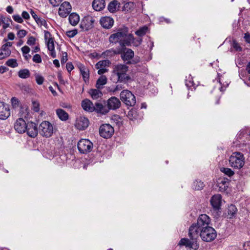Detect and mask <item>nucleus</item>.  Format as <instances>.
<instances>
[{"label": "nucleus", "instance_id": "20e7f679", "mask_svg": "<svg viewBox=\"0 0 250 250\" xmlns=\"http://www.w3.org/2000/svg\"><path fill=\"white\" fill-rule=\"evenodd\" d=\"M199 235L204 241L210 242L216 237L217 234L216 230L212 227H209L201 229Z\"/></svg>", "mask_w": 250, "mask_h": 250}, {"label": "nucleus", "instance_id": "79ce46f5", "mask_svg": "<svg viewBox=\"0 0 250 250\" xmlns=\"http://www.w3.org/2000/svg\"><path fill=\"white\" fill-rule=\"evenodd\" d=\"M78 33L77 29H74L67 31L66 33V35L69 38H73Z\"/></svg>", "mask_w": 250, "mask_h": 250}, {"label": "nucleus", "instance_id": "c03bdc74", "mask_svg": "<svg viewBox=\"0 0 250 250\" xmlns=\"http://www.w3.org/2000/svg\"><path fill=\"white\" fill-rule=\"evenodd\" d=\"M142 42V39L141 38H139L138 39H135L133 37V40L132 41L131 43L133 44V45L135 46H139Z\"/></svg>", "mask_w": 250, "mask_h": 250}, {"label": "nucleus", "instance_id": "774afa93", "mask_svg": "<svg viewBox=\"0 0 250 250\" xmlns=\"http://www.w3.org/2000/svg\"><path fill=\"white\" fill-rule=\"evenodd\" d=\"M6 11L9 13L12 14L13 12V8L12 6H8L6 8Z\"/></svg>", "mask_w": 250, "mask_h": 250}, {"label": "nucleus", "instance_id": "3c124183", "mask_svg": "<svg viewBox=\"0 0 250 250\" xmlns=\"http://www.w3.org/2000/svg\"><path fill=\"white\" fill-rule=\"evenodd\" d=\"M12 17L14 20L17 22L21 23L23 21L22 18L19 15H14Z\"/></svg>", "mask_w": 250, "mask_h": 250}, {"label": "nucleus", "instance_id": "69168bd1", "mask_svg": "<svg viewBox=\"0 0 250 250\" xmlns=\"http://www.w3.org/2000/svg\"><path fill=\"white\" fill-rule=\"evenodd\" d=\"M244 38L245 39V41L248 43H250V34L249 33H246L245 34Z\"/></svg>", "mask_w": 250, "mask_h": 250}, {"label": "nucleus", "instance_id": "a19ab883", "mask_svg": "<svg viewBox=\"0 0 250 250\" xmlns=\"http://www.w3.org/2000/svg\"><path fill=\"white\" fill-rule=\"evenodd\" d=\"M125 87L124 86V85L123 84H117L115 87L112 88L109 90V91L112 92L113 93H114L117 91L121 90L123 89H124Z\"/></svg>", "mask_w": 250, "mask_h": 250}, {"label": "nucleus", "instance_id": "a18cd8bd", "mask_svg": "<svg viewBox=\"0 0 250 250\" xmlns=\"http://www.w3.org/2000/svg\"><path fill=\"white\" fill-rule=\"evenodd\" d=\"M10 22H12V21L11 20V19L9 18H6V20L3 21V22L2 23L3 24L2 26L3 28L4 29H5L8 27H9Z\"/></svg>", "mask_w": 250, "mask_h": 250}, {"label": "nucleus", "instance_id": "e2e57ef3", "mask_svg": "<svg viewBox=\"0 0 250 250\" xmlns=\"http://www.w3.org/2000/svg\"><path fill=\"white\" fill-rule=\"evenodd\" d=\"M22 17L25 20H28L30 19V16L28 13L26 11H23L21 14Z\"/></svg>", "mask_w": 250, "mask_h": 250}, {"label": "nucleus", "instance_id": "aec40b11", "mask_svg": "<svg viewBox=\"0 0 250 250\" xmlns=\"http://www.w3.org/2000/svg\"><path fill=\"white\" fill-rule=\"evenodd\" d=\"M82 106L85 111L89 112L94 111V106L93 103L88 99H85L82 101Z\"/></svg>", "mask_w": 250, "mask_h": 250}, {"label": "nucleus", "instance_id": "c9c22d12", "mask_svg": "<svg viewBox=\"0 0 250 250\" xmlns=\"http://www.w3.org/2000/svg\"><path fill=\"white\" fill-rule=\"evenodd\" d=\"M220 170L222 172L229 177H231L234 174V172L229 168L222 167L221 168Z\"/></svg>", "mask_w": 250, "mask_h": 250}, {"label": "nucleus", "instance_id": "1a4fd4ad", "mask_svg": "<svg viewBox=\"0 0 250 250\" xmlns=\"http://www.w3.org/2000/svg\"><path fill=\"white\" fill-rule=\"evenodd\" d=\"M114 132V128L109 124L102 125L99 128V133L104 138L111 137Z\"/></svg>", "mask_w": 250, "mask_h": 250}, {"label": "nucleus", "instance_id": "0eeeda50", "mask_svg": "<svg viewBox=\"0 0 250 250\" xmlns=\"http://www.w3.org/2000/svg\"><path fill=\"white\" fill-rule=\"evenodd\" d=\"M78 148L79 152L83 154H87L91 151L93 143L88 139H81L78 143Z\"/></svg>", "mask_w": 250, "mask_h": 250}, {"label": "nucleus", "instance_id": "5701e85b", "mask_svg": "<svg viewBox=\"0 0 250 250\" xmlns=\"http://www.w3.org/2000/svg\"><path fill=\"white\" fill-rule=\"evenodd\" d=\"M94 110L97 113H99L103 115H105L109 112L107 107L104 106L102 104L99 103H95Z\"/></svg>", "mask_w": 250, "mask_h": 250}, {"label": "nucleus", "instance_id": "bf43d9fd", "mask_svg": "<svg viewBox=\"0 0 250 250\" xmlns=\"http://www.w3.org/2000/svg\"><path fill=\"white\" fill-rule=\"evenodd\" d=\"M66 67L68 72H70L73 69L74 66L71 62H67L66 64Z\"/></svg>", "mask_w": 250, "mask_h": 250}, {"label": "nucleus", "instance_id": "72a5a7b5", "mask_svg": "<svg viewBox=\"0 0 250 250\" xmlns=\"http://www.w3.org/2000/svg\"><path fill=\"white\" fill-rule=\"evenodd\" d=\"M18 76L21 78L26 79L30 77V73L27 69H21L18 72Z\"/></svg>", "mask_w": 250, "mask_h": 250}, {"label": "nucleus", "instance_id": "49530a36", "mask_svg": "<svg viewBox=\"0 0 250 250\" xmlns=\"http://www.w3.org/2000/svg\"><path fill=\"white\" fill-rule=\"evenodd\" d=\"M11 102L12 106H13L14 108H16L19 106L20 102L17 98H16L15 97L12 98L11 100Z\"/></svg>", "mask_w": 250, "mask_h": 250}, {"label": "nucleus", "instance_id": "412c9836", "mask_svg": "<svg viewBox=\"0 0 250 250\" xmlns=\"http://www.w3.org/2000/svg\"><path fill=\"white\" fill-rule=\"evenodd\" d=\"M105 5L104 0H94L92 2V7L93 9L97 11H100L103 9Z\"/></svg>", "mask_w": 250, "mask_h": 250}, {"label": "nucleus", "instance_id": "f8f14e48", "mask_svg": "<svg viewBox=\"0 0 250 250\" xmlns=\"http://www.w3.org/2000/svg\"><path fill=\"white\" fill-rule=\"evenodd\" d=\"M71 11V6L67 1L63 2L59 9V15L62 17H66Z\"/></svg>", "mask_w": 250, "mask_h": 250}, {"label": "nucleus", "instance_id": "58836bf2", "mask_svg": "<svg viewBox=\"0 0 250 250\" xmlns=\"http://www.w3.org/2000/svg\"><path fill=\"white\" fill-rule=\"evenodd\" d=\"M6 64L11 67H15L18 66V63L16 59H9L6 62Z\"/></svg>", "mask_w": 250, "mask_h": 250}, {"label": "nucleus", "instance_id": "f704fd0d", "mask_svg": "<svg viewBox=\"0 0 250 250\" xmlns=\"http://www.w3.org/2000/svg\"><path fill=\"white\" fill-rule=\"evenodd\" d=\"M12 45V42H7L1 46V49L3 52H5L6 56H10L11 51L8 47L11 46Z\"/></svg>", "mask_w": 250, "mask_h": 250}, {"label": "nucleus", "instance_id": "37998d69", "mask_svg": "<svg viewBox=\"0 0 250 250\" xmlns=\"http://www.w3.org/2000/svg\"><path fill=\"white\" fill-rule=\"evenodd\" d=\"M119 51H116L113 49H111L110 50H107L104 53L105 55H106V56H112V55L117 54H119Z\"/></svg>", "mask_w": 250, "mask_h": 250}, {"label": "nucleus", "instance_id": "338daca9", "mask_svg": "<svg viewBox=\"0 0 250 250\" xmlns=\"http://www.w3.org/2000/svg\"><path fill=\"white\" fill-rule=\"evenodd\" d=\"M9 56H6L5 52H3L2 49L0 50V60H2L5 58L8 57Z\"/></svg>", "mask_w": 250, "mask_h": 250}, {"label": "nucleus", "instance_id": "864d4df0", "mask_svg": "<svg viewBox=\"0 0 250 250\" xmlns=\"http://www.w3.org/2000/svg\"><path fill=\"white\" fill-rule=\"evenodd\" d=\"M232 46L233 47L238 51H242V47L240 46L239 44L236 41H233L232 43Z\"/></svg>", "mask_w": 250, "mask_h": 250}, {"label": "nucleus", "instance_id": "f257e3e1", "mask_svg": "<svg viewBox=\"0 0 250 250\" xmlns=\"http://www.w3.org/2000/svg\"><path fill=\"white\" fill-rule=\"evenodd\" d=\"M210 221V218L207 214H201L197 219V223L192 224L188 229V235L189 239H181L179 245L185 246L193 250L198 249L199 245L197 243V240L199 236L200 230L204 229V228L209 227Z\"/></svg>", "mask_w": 250, "mask_h": 250}, {"label": "nucleus", "instance_id": "4be33fe9", "mask_svg": "<svg viewBox=\"0 0 250 250\" xmlns=\"http://www.w3.org/2000/svg\"><path fill=\"white\" fill-rule=\"evenodd\" d=\"M134 52L130 49H127L125 52L121 55L122 59L125 61H127V63H130V60L134 57Z\"/></svg>", "mask_w": 250, "mask_h": 250}, {"label": "nucleus", "instance_id": "5fc2aeb1", "mask_svg": "<svg viewBox=\"0 0 250 250\" xmlns=\"http://www.w3.org/2000/svg\"><path fill=\"white\" fill-rule=\"evenodd\" d=\"M36 38L33 36L30 37L27 41V43L29 45H33L35 44Z\"/></svg>", "mask_w": 250, "mask_h": 250}, {"label": "nucleus", "instance_id": "9b49d317", "mask_svg": "<svg viewBox=\"0 0 250 250\" xmlns=\"http://www.w3.org/2000/svg\"><path fill=\"white\" fill-rule=\"evenodd\" d=\"M38 131L39 128H38L37 125L35 123L32 122L27 123L25 131L29 137H36L38 135Z\"/></svg>", "mask_w": 250, "mask_h": 250}, {"label": "nucleus", "instance_id": "c85d7f7f", "mask_svg": "<svg viewBox=\"0 0 250 250\" xmlns=\"http://www.w3.org/2000/svg\"><path fill=\"white\" fill-rule=\"evenodd\" d=\"M205 187V184L203 182L200 180H195L192 184V188L194 190H201Z\"/></svg>", "mask_w": 250, "mask_h": 250}, {"label": "nucleus", "instance_id": "6e6552de", "mask_svg": "<svg viewBox=\"0 0 250 250\" xmlns=\"http://www.w3.org/2000/svg\"><path fill=\"white\" fill-rule=\"evenodd\" d=\"M222 197L220 194L213 195L210 199V204L213 208V211L215 212V216H218L221 213V205Z\"/></svg>", "mask_w": 250, "mask_h": 250}, {"label": "nucleus", "instance_id": "423d86ee", "mask_svg": "<svg viewBox=\"0 0 250 250\" xmlns=\"http://www.w3.org/2000/svg\"><path fill=\"white\" fill-rule=\"evenodd\" d=\"M40 134L46 138L50 137L53 133V127L51 123L48 121H43L39 127Z\"/></svg>", "mask_w": 250, "mask_h": 250}, {"label": "nucleus", "instance_id": "4d7b16f0", "mask_svg": "<svg viewBox=\"0 0 250 250\" xmlns=\"http://www.w3.org/2000/svg\"><path fill=\"white\" fill-rule=\"evenodd\" d=\"M50 4L53 6H57L62 2V0H49Z\"/></svg>", "mask_w": 250, "mask_h": 250}, {"label": "nucleus", "instance_id": "6ab92c4d", "mask_svg": "<svg viewBox=\"0 0 250 250\" xmlns=\"http://www.w3.org/2000/svg\"><path fill=\"white\" fill-rule=\"evenodd\" d=\"M128 70V66L125 64H118L114 66L113 70V73L118 76L121 74L126 73Z\"/></svg>", "mask_w": 250, "mask_h": 250}, {"label": "nucleus", "instance_id": "7ed1b4c3", "mask_svg": "<svg viewBox=\"0 0 250 250\" xmlns=\"http://www.w3.org/2000/svg\"><path fill=\"white\" fill-rule=\"evenodd\" d=\"M229 163L231 167L236 169H240L245 163L244 155L239 152H234L229 158Z\"/></svg>", "mask_w": 250, "mask_h": 250}, {"label": "nucleus", "instance_id": "ea45409f", "mask_svg": "<svg viewBox=\"0 0 250 250\" xmlns=\"http://www.w3.org/2000/svg\"><path fill=\"white\" fill-rule=\"evenodd\" d=\"M36 22L38 24V25H39V26L43 25V26H44V27L45 28H46V29L48 28L47 22L44 19L40 18L39 19V20L36 21Z\"/></svg>", "mask_w": 250, "mask_h": 250}, {"label": "nucleus", "instance_id": "13d9d810", "mask_svg": "<svg viewBox=\"0 0 250 250\" xmlns=\"http://www.w3.org/2000/svg\"><path fill=\"white\" fill-rule=\"evenodd\" d=\"M67 61V53L66 52L62 53V57L61 60V63H64Z\"/></svg>", "mask_w": 250, "mask_h": 250}, {"label": "nucleus", "instance_id": "a878e982", "mask_svg": "<svg viewBox=\"0 0 250 250\" xmlns=\"http://www.w3.org/2000/svg\"><path fill=\"white\" fill-rule=\"evenodd\" d=\"M80 21L79 16L75 13H71L69 16V21L70 23L73 25H76Z\"/></svg>", "mask_w": 250, "mask_h": 250}, {"label": "nucleus", "instance_id": "4468645a", "mask_svg": "<svg viewBox=\"0 0 250 250\" xmlns=\"http://www.w3.org/2000/svg\"><path fill=\"white\" fill-rule=\"evenodd\" d=\"M27 123L22 118H19L16 120L14 128L19 133H23L25 132Z\"/></svg>", "mask_w": 250, "mask_h": 250}, {"label": "nucleus", "instance_id": "8fccbe9b", "mask_svg": "<svg viewBox=\"0 0 250 250\" xmlns=\"http://www.w3.org/2000/svg\"><path fill=\"white\" fill-rule=\"evenodd\" d=\"M33 61L36 63H41L42 62V59L39 54H36L33 57Z\"/></svg>", "mask_w": 250, "mask_h": 250}, {"label": "nucleus", "instance_id": "393cba45", "mask_svg": "<svg viewBox=\"0 0 250 250\" xmlns=\"http://www.w3.org/2000/svg\"><path fill=\"white\" fill-rule=\"evenodd\" d=\"M107 79L105 76L102 75L97 80L96 87L97 89H102L103 86L107 83Z\"/></svg>", "mask_w": 250, "mask_h": 250}, {"label": "nucleus", "instance_id": "2f4dec72", "mask_svg": "<svg viewBox=\"0 0 250 250\" xmlns=\"http://www.w3.org/2000/svg\"><path fill=\"white\" fill-rule=\"evenodd\" d=\"M117 77L118 82L120 83H123L124 84L126 83L129 80H131L130 77L127 75L126 73H124V74L118 75Z\"/></svg>", "mask_w": 250, "mask_h": 250}, {"label": "nucleus", "instance_id": "0e129e2a", "mask_svg": "<svg viewBox=\"0 0 250 250\" xmlns=\"http://www.w3.org/2000/svg\"><path fill=\"white\" fill-rule=\"evenodd\" d=\"M44 39L46 41H47V40H48L49 39V38H51V34L49 31L44 30Z\"/></svg>", "mask_w": 250, "mask_h": 250}, {"label": "nucleus", "instance_id": "b1692460", "mask_svg": "<svg viewBox=\"0 0 250 250\" xmlns=\"http://www.w3.org/2000/svg\"><path fill=\"white\" fill-rule=\"evenodd\" d=\"M120 3L117 0L111 1L107 6V9L111 13H115L119 7Z\"/></svg>", "mask_w": 250, "mask_h": 250}, {"label": "nucleus", "instance_id": "9d476101", "mask_svg": "<svg viewBox=\"0 0 250 250\" xmlns=\"http://www.w3.org/2000/svg\"><path fill=\"white\" fill-rule=\"evenodd\" d=\"M94 20L90 16H85L82 20L80 25L83 31H88L93 27Z\"/></svg>", "mask_w": 250, "mask_h": 250}, {"label": "nucleus", "instance_id": "7c9ffc66", "mask_svg": "<svg viewBox=\"0 0 250 250\" xmlns=\"http://www.w3.org/2000/svg\"><path fill=\"white\" fill-rule=\"evenodd\" d=\"M56 113L58 117L62 121H66L68 119V114L64 110L58 109L56 110Z\"/></svg>", "mask_w": 250, "mask_h": 250}, {"label": "nucleus", "instance_id": "e433bc0d", "mask_svg": "<svg viewBox=\"0 0 250 250\" xmlns=\"http://www.w3.org/2000/svg\"><path fill=\"white\" fill-rule=\"evenodd\" d=\"M147 29L148 28L146 26L141 27L135 32V34L139 37H142L146 34Z\"/></svg>", "mask_w": 250, "mask_h": 250}, {"label": "nucleus", "instance_id": "f3484780", "mask_svg": "<svg viewBox=\"0 0 250 250\" xmlns=\"http://www.w3.org/2000/svg\"><path fill=\"white\" fill-rule=\"evenodd\" d=\"M100 22L103 27L106 29H110L113 25L114 20L109 17H104L101 18Z\"/></svg>", "mask_w": 250, "mask_h": 250}, {"label": "nucleus", "instance_id": "4c0bfd02", "mask_svg": "<svg viewBox=\"0 0 250 250\" xmlns=\"http://www.w3.org/2000/svg\"><path fill=\"white\" fill-rule=\"evenodd\" d=\"M47 46L48 50L55 49L54 40L52 38H49L47 42Z\"/></svg>", "mask_w": 250, "mask_h": 250}, {"label": "nucleus", "instance_id": "dca6fc26", "mask_svg": "<svg viewBox=\"0 0 250 250\" xmlns=\"http://www.w3.org/2000/svg\"><path fill=\"white\" fill-rule=\"evenodd\" d=\"M89 125V121L88 119L84 117H80L76 120L75 126L79 130H84Z\"/></svg>", "mask_w": 250, "mask_h": 250}, {"label": "nucleus", "instance_id": "cd10ccee", "mask_svg": "<svg viewBox=\"0 0 250 250\" xmlns=\"http://www.w3.org/2000/svg\"><path fill=\"white\" fill-rule=\"evenodd\" d=\"M228 184L229 182H227L225 179H220L217 182V185L219 190L221 192L225 191L227 189Z\"/></svg>", "mask_w": 250, "mask_h": 250}, {"label": "nucleus", "instance_id": "f03ea898", "mask_svg": "<svg viewBox=\"0 0 250 250\" xmlns=\"http://www.w3.org/2000/svg\"><path fill=\"white\" fill-rule=\"evenodd\" d=\"M132 40L133 36L129 33L128 28L125 26L119 28L116 33L111 34L109 37L110 43L119 42L122 47L130 46Z\"/></svg>", "mask_w": 250, "mask_h": 250}, {"label": "nucleus", "instance_id": "bb28decb", "mask_svg": "<svg viewBox=\"0 0 250 250\" xmlns=\"http://www.w3.org/2000/svg\"><path fill=\"white\" fill-rule=\"evenodd\" d=\"M100 89L97 88L90 90L89 93L93 99L96 100L103 96V93Z\"/></svg>", "mask_w": 250, "mask_h": 250}, {"label": "nucleus", "instance_id": "c756f323", "mask_svg": "<svg viewBox=\"0 0 250 250\" xmlns=\"http://www.w3.org/2000/svg\"><path fill=\"white\" fill-rule=\"evenodd\" d=\"M237 211L236 207L233 205H230L228 208V218L230 219L235 216Z\"/></svg>", "mask_w": 250, "mask_h": 250}, {"label": "nucleus", "instance_id": "680f3d73", "mask_svg": "<svg viewBox=\"0 0 250 250\" xmlns=\"http://www.w3.org/2000/svg\"><path fill=\"white\" fill-rule=\"evenodd\" d=\"M30 14L32 16V17L33 18V19L35 20V21H36V22L39 20V19L40 18V17H39L35 13V12L32 9H31V11H30Z\"/></svg>", "mask_w": 250, "mask_h": 250}, {"label": "nucleus", "instance_id": "052dcab7", "mask_svg": "<svg viewBox=\"0 0 250 250\" xmlns=\"http://www.w3.org/2000/svg\"><path fill=\"white\" fill-rule=\"evenodd\" d=\"M98 71V74L100 75H103L102 74L107 72L108 70L106 68L100 67L99 68Z\"/></svg>", "mask_w": 250, "mask_h": 250}, {"label": "nucleus", "instance_id": "603ef678", "mask_svg": "<svg viewBox=\"0 0 250 250\" xmlns=\"http://www.w3.org/2000/svg\"><path fill=\"white\" fill-rule=\"evenodd\" d=\"M27 34V32L25 30H20L17 33V36L19 38H22Z\"/></svg>", "mask_w": 250, "mask_h": 250}, {"label": "nucleus", "instance_id": "de8ad7c7", "mask_svg": "<svg viewBox=\"0 0 250 250\" xmlns=\"http://www.w3.org/2000/svg\"><path fill=\"white\" fill-rule=\"evenodd\" d=\"M35 78H36V81L38 84L41 85L43 83V81H44V78L43 77H42V76H40L39 75H36L35 76Z\"/></svg>", "mask_w": 250, "mask_h": 250}, {"label": "nucleus", "instance_id": "ddd939ff", "mask_svg": "<svg viewBox=\"0 0 250 250\" xmlns=\"http://www.w3.org/2000/svg\"><path fill=\"white\" fill-rule=\"evenodd\" d=\"M121 102L119 99L115 97H112L107 101V107L108 111L110 110H116L121 106Z\"/></svg>", "mask_w": 250, "mask_h": 250}, {"label": "nucleus", "instance_id": "473e14b6", "mask_svg": "<svg viewBox=\"0 0 250 250\" xmlns=\"http://www.w3.org/2000/svg\"><path fill=\"white\" fill-rule=\"evenodd\" d=\"M110 63V62L107 60L100 61L96 64L95 68L96 69H99L100 67L105 68L108 66Z\"/></svg>", "mask_w": 250, "mask_h": 250}, {"label": "nucleus", "instance_id": "a211bd4d", "mask_svg": "<svg viewBox=\"0 0 250 250\" xmlns=\"http://www.w3.org/2000/svg\"><path fill=\"white\" fill-rule=\"evenodd\" d=\"M77 66L80 71L84 81L85 82L88 81L89 78L88 69L81 63H78Z\"/></svg>", "mask_w": 250, "mask_h": 250}, {"label": "nucleus", "instance_id": "09e8293b", "mask_svg": "<svg viewBox=\"0 0 250 250\" xmlns=\"http://www.w3.org/2000/svg\"><path fill=\"white\" fill-rule=\"evenodd\" d=\"M33 109L35 112H38L40 110V104L38 102H32Z\"/></svg>", "mask_w": 250, "mask_h": 250}, {"label": "nucleus", "instance_id": "39448f33", "mask_svg": "<svg viewBox=\"0 0 250 250\" xmlns=\"http://www.w3.org/2000/svg\"><path fill=\"white\" fill-rule=\"evenodd\" d=\"M120 99L127 106H132L136 103L135 96L127 90H123L121 92Z\"/></svg>", "mask_w": 250, "mask_h": 250}, {"label": "nucleus", "instance_id": "6e6d98bb", "mask_svg": "<svg viewBox=\"0 0 250 250\" xmlns=\"http://www.w3.org/2000/svg\"><path fill=\"white\" fill-rule=\"evenodd\" d=\"M21 51H22V53L23 56H24V55H26V54H28V53H29V52L30 51V48L28 46H26V45H25L23 47H22L21 48Z\"/></svg>", "mask_w": 250, "mask_h": 250}, {"label": "nucleus", "instance_id": "2eb2a0df", "mask_svg": "<svg viewBox=\"0 0 250 250\" xmlns=\"http://www.w3.org/2000/svg\"><path fill=\"white\" fill-rule=\"evenodd\" d=\"M10 115V109L8 105L3 102H0V119L5 120Z\"/></svg>", "mask_w": 250, "mask_h": 250}]
</instances>
